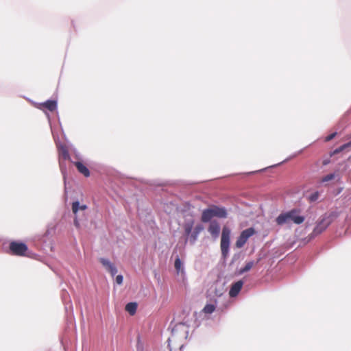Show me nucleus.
Instances as JSON below:
<instances>
[{"instance_id": "f257e3e1", "label": "nucleus", "mask_w": 351, "mask_h": 351, "mask_svg": "<svg viewBox=\"0 0 351 351\" xmlns=\"http://www.w3.org/2000/svg\"><path fill=\"white\" fill-rule=\"evenodd\" d=\"M299 214V210L292 209L288 212L279 215L276 219V222L279 226L288 224L291 222L295 224H301L304 221V217Z\"/></svg>"}, {"instance_id": "f03ea898", "label": "nucleus", "mask_w": 351, "mask_h": 351, "mask_svg": "<svg viewBox=\"0 0 351 351\" xmlns=\"http://www.w3.org/2000/svg\"><path fill=\"white\" fill-rule=\"evenodd\" d=\"M213 217L226 218V210L223 207L211 205L202 211L201 221L203 223L210 222Z\"/></svg>"}, {"instance_id": "7ed1b4c3", "label": "nucleus", "mask_w": 351, "mask_h": 351, "mask_svg": "<svg viewBox=\"0 0 351 351\" xmlns=\"http://www.w3.org/2000/svg\"><path fill=\"white\" fill-rule=\"evenodd\" d=\"M231 231L227 226H223L221 237V250L222 255L226 257L229 252L230 239Z\"/></svg>"}, {"instance_id": "20e7f679", "label": "nucleus", "mask_w": 351, "mask_h": 351, "mask_svg": "<svg viewBox=\"0 0 351 351\" xmlns=\"http://www.w3.org/2000/svg\"><path fill=\"white\" fill-rule=\"evenodd\" d=\"M9 249L11 254L19 256H25L28 250L27 245L25 243L19 241H12L10 243Z\"/></svg>"}, {"instance_id": "39448f33", "label": "nucleus", "mask_w": 351, "mask_h": 351, "mask_svg": "<svg viewBox=\"0 0 351 351\" xmlns=\"http://www.w3.org/2000/svg\"><path fill=\"white\" fill-rule=\"evenodd\" d=\"M333 220L332 215H329L324 217L315 226L312 234L317 236L323 232Z\"/></svg>"}, {"instance_id": "423d86ee", "label": "nucleus", "mask_w": 351, "mask_h": 351, "mask_svg": "<svg viewBox=\"0 0 351 351\" xmlns=\"http://www.w3.org/2000/svg\"><path fill=\"white\" fill-rule=\"evenodd\" d=\"M256 233L254 228H249L243 230L236 241V247L241 248L247 241L248 239Z\"/></svg>"}, {"instance_id": "0eeeda50", "label": "nucleus", "mask_w": 351, "mask_h": 351, "mask_svg": "<svg viewBox=\"0 0 351 351\" xmlns=\"http://www.w3.org/2000/svg\"><path fill=\"white\" fill-rule=\"evenodd\" d=\"M168 347L170 351H176L182 347V341H178L175 329L172 330V334L168 339Z\"/></svg>"}, {"instance_id": "6e6552de", "label": "nucleus", "mask_w": 351, "mask_h": 351, "mask_svg": "<svg viewBox=\"0 0 351 351\" xmlns=\"http://www.w3.org/2000/svg\"><path fill=\"white\" fill-rule=\"evenodd\" d=\"M208 231L214 239H217L220 233L219 223L215 220L210 221Z\"/></svg>"}, {"instance_id": "1a4fd4ad", "label": "nucleus", "mask_w": 351, "mask_h": 351, "mask_svg": "<svg viewBox=\"0 0 351 351\" xmlns=\"http://www.w3.org/2000/svg\"><path fill=\"white\" fill-rule=\"evenodd\" d=\"M100 263L102 265L106 268V269L110 273V274L113 276L117 273V269L114 264H112L108 259L104 258H101L99 259Z\"/></svg>"}, {"instance_id": "9d476101", "label": "nucleus", "mask_w": 351, "mask_h": 351, "mask_svg": "<svg viewBox=\"0 0 351 351\" xmlns=\"http://www.w3.org/2000/svg\"><path fill=\"white\" fill-rule=\"evenodd\" d=\"M100 263L102 265L106 268V269L110 273V274L113 276L117 273V269L114 264H112L108 259L104 258H101L99 259Z\"/></svg>"}, {"instance_id": "9b49d317", "label": "nucleus", "mask_w": 351, "mask_h": 351, "mask_svg": "<svg viewBox=\"0 0 351 351\" xmlns=\"http://www.w3.org/2000/svg\"><path fill=\"white\" fill-rule=\"evenodd\" d=\"M243 287V282L241 280L237 281L234 283L229 291V295L230 297H236Z\"/></svg>"}, {"instance_id": "f8f14e48", "label": "nucleus", "mask_w": 351, "mask_h": 351, "mask_svg": "<svg viewBox=\"0 0 351 351\" xmlns=\"http://www.w3.org/2000/svg\"><path fill=\"white\" fill-rule=\"evenodd\" d=\"M74 165L80 173L83 174L85 177L90 176V171L88 169L82 162H74Z\"/></svg>"}, {"instance_id": "ddd939ff", "label": "nucleus", "mask_w": 351, "mask_h": 351, "mask_svg": "<svg viewBox=\"0 0 351 351\" xmlns=\"http://www.w3.org/2000/svg\"><path fill=\"white\" fill-rule=\"evenodd\" d=\"M204 230V226L202 224L197 225L192 233L190 235V241L192 243H194L199 235V234Z\"/></svg>"}, {"instance_id": "4468645a", "label": "nucleus", "mask_w": 351, "mask_h": 351, "mask_svg": "<svg viewBox=\"0 0 351 351\" xmlns=\"http://www.w3.org/2000/svg\"><path fill=\"white\" fill-rule=\"evenodd\" d=\"M59 159H60V165H61V160H69L70 158L69 151L65 146H61L59 149Z\"/></svg>"}, {"instance_id": "2eb2a0df", "label": "nucleus", "mask_w": 351, "mask_h": 351, "mask_svg": "<svg viewBox=\"0 0 351 351\" xmlns=\"http://www.w3.org/2000/svg\"><path fill=\"white\" fill-rule=\"evenodd\" d=\"M72 211L73 214L76 216L78 211L80 210H85L87 209V206L86 204H82L80 205V202L78 201L73 202L72 203Z\"/></svg>"}, {"instance_id": "dca6fc26", "label": "nucleus", "mask_w": 351, "mask_h": 351, "mask_svg": "<svg viewBox=\"0 0 351 351\" xmlns=\"http://www.w3.org/2000/svg\"><path fill=\"white\" fill-rule=\"evenodd\" d=\"M41 106L51 112L54 111L57 108V103L54 100H48L41 104Z\"/></svg>"}, {"instance_id": "f3484780", "label": "nucleus", "mask_w": 351, "mask_h": 351, "mask_svg": "<svg viewBox=\"0 0 351 351\" xmlns=\"http://www.w3.org/2000/svg\"><path fill=\"white\" fill-rule=\"evenodd\" d=\"M137 308V305L134 302H130L125 306V311H128L130 315H133Z\"/></svg>"}, {"instance_id": "a211bd4d", "label": "nucleus", "mask_w": 351, "mask_h": 351, "mask_svg": "<svg viewBox=\"0 0 351 351\" xmlns=\"http://www.w3.org/2000/svg\"><path fill=\"white\" fill-rule=\"evenodd\" d=\"M254 265V261H250V262L247 263L246 265L239 270V274H242L245 272L250 271Z\"/></svg>"}, {"instance_id": "6ab92c4d", "label": "nucleus", "mask_w": 351, "mask_h": 351, "mask_svg": "<svg viewBox=\"0 0 351 351\" xmlns=\"http://www.w3.org/2000/svg\"><path fill=\"white\" fill-rule=\"evenodd\" d=\"M216 307L214 304H207L203 308V312L206 314H210L213 313Z\"/></svg>"}, {"instance_id": "aec40b11", "label": "nucleus", "mask_w": 351, "mask_h": 351, "mask_svg": "<svg viewBox=\"0 0 351 351\" xmlns=\"http://www.w3.org/2000/svg\"><path fill=\"white\" fill-rule=\"evenodd\" d=\"M193 222L191 221L187 223H186L184 226V232L186 236L191 235L192 233V229H193Z\"/></svg>"}, {"instance_id": "412c9836", "label": "nucleus", "mask_w": 351, "mask_h": 351, "mask_svg": "<svg viewBox=\"0 0 351 351\" xmlns=\"http://www.w3.org/2000/svg\"><path fill=\"white\" fill-rule=\"evenodd\" d=\"M335 178V173H330L322 178L320 182L322 183L332 180Z\"/></svg>"}, {"instance_id": "4be33fe9", "label": "nucleus", "mask_w": 351, "mask_h": 351, "mask_svg": "<svg viewBox=\"0 0 351 351\" xmlns=\"http://www.w3.org/2000/svg\"><path fill=\"white\" fill-rule=\"evenodd\" d=\"M349 147H351V146H350V145H349V142H348V143H345L343 145L340 146L339 147L335 149L331 155L339 154Z\"/></svg>"}, {"instance_id": "5701e85b", "label": "nucleus", "mask_w": 351, "mask_h": 351, "mask_svg": "<svg viewBox=\"0 0 351 351\" xmlns=\"http://www.w3.org/2000/svg\"><path fill=\"white\" fill-rule=\"evenodd\" d=\"M174 266L178 273L182 271V263L178 257L175 260Z\"/></svg>"}, {"instance_id": "b1692460", "label": "nucleus", "mask_w": 351, "mask_h": 351, "mask_svg": "<svg viewBox=\"0 0 351 351\" xmlns=\"http://www.w3.org/2000/svg\"><path fill=\"white\" fill-rule=\"evenodd\" d=\"M336 134H337V132H334V133H332L330 135L327 136L326 137V138H325V141H331L332 139H333L335 138Z\"/></svg>"}, {"instance_id": "393cba45", "label": "nucleus", "mask_w": 351, "mask_h": 351, "mask_svg": "<svg viewBox=\"0 0 351 351\" xmlns=\"http://www.w3.org/2000/svg\"><path fill=\"white\" fill-rule=\"evenodd\" d=\"M123 276L121 275H118L116 277V282L118 284V285H121L122 282H123Z\"/></svg>"}, {"instance_id": "a878e982", "label": "nucleus", "mask_w": 351, "mask_h": 351, "mask_svg": "<svg viewBox=\"0 0 351 351\" xmlns=\"http://www.w3.org/2000/svg\"><path fill=\"white\" fill-rule=\"evenodd\" d=\"M318 197H319L318 192H315V193H314L313 194H312L311 195L310 199H311V201H315V200H317L318 199Z\"/></svg>"}, {"instance_id": "bb28decb", "label": "nucleus", "mask_w": 351, "mask_h": 351, "mask_svg": "<svg viewBox=\"0 0 351 351\" xmlns=\"http://www.w3.org/2000/svg\"><path fill=\"white\" fill-rule=\"evenodd\" d=\"M74 224L76 227L79 228L80 227V223H79V221L78 219H77V216L75 217V219H74Z\"/></svg>"}, {"instance_id": "cd10ccee", "label": "nucleus", "mask_w": 351, "mask_h": 351, "mask_svg": "<svg viewBox=\"0 0 351 351\" xmlns=\"http://www.w3.org/2000/svg\"><path fill=\"white\" fill-rule=\"evenodd\" d=\"M328 162H329V160H324L323 161V165H326L327 164H328Z\"/></svg>"}, {"instance_id": "c85d7f7f", "label": "nucleus", "mask_w": 351, "mask_h": 351, "mask_svg": "<svg viewBox=\"0 0 351 351\" xmlns=\"http://www.w3.org/2000/svg\"><path fill=\"white\" fill-rule=\"evenodd\" d=\"M349 145H350V146H351V141L349 142Z\"/></svg>"}]
</instances>
